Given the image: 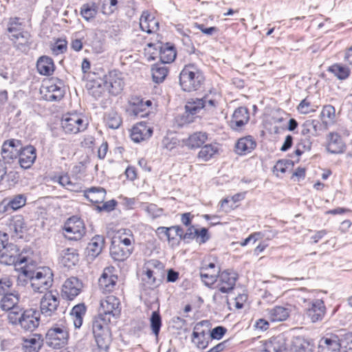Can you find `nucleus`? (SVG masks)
<instances>
[{"instance_id": "1", "label": "nucleus", "mask_w": 352, "mask_h": 352, "mask_svg": "<svg viewBox=\"0 0 352 352\" xmlns=\"http://www.w3.org/2000/svg\"><path fill=\"white\" fill-rule=\"evenodd\" d=\"M202 72L195 65H185L179 74V84L185 91L199 89L204 81Z\"/></svg>"}, {"instance_id": "2", "label": "nucleus", "mask_w": 352, "mask_h": 352, "mask_svg": "<svg viewBox=\"0 0 352 352\" xmlns=\"http://www.w3.org/2000/svg\"><path fill=\"white\" fill-rule=\"evenodd\" d=\"M8 320L13 324H19L26 331H33L39 325L40 312L36 309H30L21 311L8 313Z\"/></svg>"}, {"instance_id": "3", "label": "nucleus", "mask_w": 352, "mask_h": 352, "mask_svg": "<svg viewBox=\"0 0 352 352\" xmlns=\"http://www.w3.org/2000/svg\"><path fill=\"white\" fill-rule=\"evenodd\" d=\"M69 334L67 328L63 324H55L45 334V344L54 349H60L67 344Z\"/></svg>"}, {"instance_id": "4", "label": "nucleus", "mask_w": 352, "mask_h": 352, "mask_svg": "<svg viewBox=\"0 0 352 352\" xmlns=\"http://www.w3.org/2000/svg\"><path fill=\"white\" fill-rule=\"evenodd\" d=\"M61 127L66 134H77L87 129V119L80 113H67L61 119Z\"/></svg>"}, {"instance_id": "5", "label": "nucleus", "mask_w": 352, "mask_h": 352, "mask_svg": "<svg viewBox=\"0 0 352 352\" xmlns=\"http://www.w3.org/2000/svg\"><path fill=\"white\" fill-rule=\"evenodd\" d=\"M110 318H106L98 314L93 321L92 331L98 348L104 349L109 344L108 323Z\"/></svg>"}, {"instance_id": "6", "label": "nucleus", "mask_w": 352, "mask_h": 352, "mask_svg": "<svg viewBox=\"0 0 352 352\" xmlns=\"http://www.w3.org/2000/svg\"><path fill=\"white\" fill-rule=\"evenodd\" d=\"M52 273L49 268L31 270L30 286L34 292L45 293L52 285Z\"/></svg>"}, {"instance_id": "7", "label": "nucleus", "mask_w": 352, "mask_h": 352, "mask_svg": "<svg viewBox=\"0 0 352 352\" xmlns=\"http://www.w3.org/2000/svg\"><path fill=\"white\" fill-rule=\"evenodd\" d=\"M65 236L69 240H80L85 234L83 221L78 217L73 216L67 219L64 225Z\"/></svg>"}, {"instance_id": "8", "label": "nucleus", "mask_w": 352, "mask_h": 352, "mask_svg": "<svg viewBox=\"0 0 352 352\" xmlns=\"http://www.w3.org/2000/svg\"><path fill=\"white\" fill-rule=\"evenodd\" d=\"M121 313L120 302L114 296H108L101 300L99 308V315L108 318H118Z\"/></svg>"}, {"instance_id": "9", "label": "nucleus", "mask_w": 352, "mask_h": 352, "mask_svg": "<svg viewBox=\"0 0 352 352\" xmlns=\"http://www.w3.org/2000/svg\"><path fill=\"white\" fill-rule=\"evenodd\" d=\"M59 305L58 294L52 292H45L40 302L41 312L45 317L52 316Z\"/></svg>"}, {"instance_id": "10", "label": "nucleus", "mask_w": 352, "mask_h": 352, "mask_svg": "<svg viewBox=\"0 0 352 352\" xmlns=\"http://www.w3.org/2000/svg\"><path fill=\"white\" fill-rule=\"evenodd\" d=\"M217 102L212 98L205 96L203 98L192 100L186 104V112L191 115L197 113L201 109H204L206 111H213L216 107Z\"/></svg>"}, {"instance_id": "11", "label": "nucleus", "mask_w": 352, "mask_h": 352, "mask_svg": "<svg viewBox=\"0 0 352 352\" xmlns=\"http://www.w3.org/2000/svg\"><path fill=\"white\" fill-rule=\"evenodd\" d=\"M114 271L113 267H107L99 278V288L103 293L111 292L115 289L118 276L114 274Z\"/></svg>"}, {"instance_id": "12", "label": "nucleus", "mask_w": 352, "mask_h": 352, "mask_svg": "<svg viewBox=\"0 0 352 352\" xmlns=\"http://www.w3.org/2000/svg\"><path fill=\"white\" fill-rule=\"evenodd\" d=\"M19 256L20 250L18 247L13 243H8L1 252L0 263L6 265L23 263L24 258H20Z\"/></svg>"}, {"instance_id": "13", "label": "nucleus", "mask_w": 352, "mask_h": 352, "mask_svg": "<svg viewBox=\"0 0 352 352\" xmlns=\"http://www.w3.org/2000/svg\"><path fill=\"white\" fill-rule=\"evenodd\" d=\"M106 80L104 82V87L102 88L100 85H98V87L102 90L100 91L101 93L106 88L109 90V93L112 95H118L120 94L124 87V82L121 77H120L116 72H109L108 76H106Z\"/></svg>"}, {"instance_id": "14", "label": "nucleus", "mask_w": 352, "mask_h": 352, "mask_svg": "<svg viewBox=\"0 0 352 352\" xmlns=\"http://www.w3.org/2000/svg\"><path fill=\"white\" fill-rule=\"evenodd\" d=\"M237 280V274L233 272L223 271L218 276L217 287L222 293L232 291Z\"/></svg>"}, {"instance_id": "15", "label": "nucleus", "mask_w": 352, "mask_h": 352, "mask_svg": "<svg viewBox=\"0 0 352 352\" xmlns=\"http://www.w3.org/2000/svg\"><path fill=\"white\" fill-rule=\"evenodd\" d=\"M80 289L81 283L77 278L71 277L65 281L62 287V295L72 300L79 294Z\"/></svg>"}, {"instance_id": "16", "label": "nucleus", "mask_w": 352, "mask_h": 352, "mask_svg": "<svg viewBox=\"0 0 352 352\" xmlns=\"http://www.w3.org/2000/svg\"><path fill=\"white\" fill-rule=\"evenodd\" d=\"M153 132L152 127L147 126L145 122H140L133 127L131 138L133 142H140L149 139Z\"/></svg>"}, {"instance_id": "17", "label": "nucleus", "mask_w": 352, "mask_h": 352, "mask_svg": "<svg viewBox=\"0 0 352 352\" xmlns=\"http://www.w3.org/2000/svg\"><path fill=\"white\" fill-rule=\"evenodd\" d=\"M325 311L324 302L320 299H316L310 303L309 307L307 309V315L312 322H316L322 320Z\"/></svg>"}, {"instance_id": "18", "label": "nucleus", "mask_w": 352, "mask_h": 352, "mask_svg": "<svg viewBox=\"0 0 352 352\" xmlns=\"http://www.w3.org/2000/svg\"><path fill=\"white\" fill-rule=\"evenodd\" d=\"M286 349V338L284 334H279L265 343L262 352H283Z\"/></svg>"}, {"instance_id": "19", "label": "nucleus", "mask_w": 352, "mask_h": 352, "mask_svg": "<svg viewBox=\"0 0 352 352\" xmlns=\"http://www.w3.org/2000/svg\"><path fill=\"white\" fill-rule=\"evenodd\" d=\"M340 342L337 336L322 338L318 344V352H340Z\"/></svg>"}, {"instance_id": "20", "label": "nucleus", "mask_w": 352, "mask_h": 352, "mask_svg": "<svg viewBox=\"0 0 352 352\" xmlns=\"http://www.w3.org/2000/svg\"><path fill=\"white\" fill-rule=\"evenodd\" d=\"M64 93L63 88L55 84L42 86L41 89L42 98L47 101H59L64 96Z\"/></svg>"}, {"instance_id": "21", "label": "nucleus", "mask_w": 352, "mask_h": 352, "mask_svg": "<svg viewBox=\"0 0 352 352\" xmlns=\"http://www.w3.org/2000/svg\"><path fill=\"white\" fill-rule=\"evenodd\" d=\"M19 302V295L18 293H10L3 296L1 299V307L3 310L8 311L9 313L21 311V309L18 305Z\"/></svg>"}, {"instance_id": "22", "label": "nucleus", "mask_w": 352, "mask_h": 352, "mask_svg": "<svg viewBox=\"0 0 352 352\" xmlns=\"http://www.w3.org/2000/svg\"><path fill=\"white\" fill-rule=\"evenodd\" d=\"M36 158V149L33 146H27L19 153V163L23 168H29Z\"/></svg>"}, {"instance_id": "23", "label": "nucleus", "mask_w": 352, "mask_h": 352, "mask_svg": "<svg viewBox=\"0 0 352 352\" xmlns=\"http://www.w3.org/2000/svg\"><path fill=\"white\" fill-rule=\"evenodd\" d=\"M249 120V113L247 108L239 107L233 113L230 120V126L234 130H239L245 125Z\"/></svg>"}, {"instance_id": "24", "label": "nucleus", "mask_w": 352, "mask_h": 352, "mask_svg": "<svg viewBox=\"0 0 352 352\" xmlns=\"http://www.w3.org/2000/svg\"><path fill=\"white\" fill-rule=\"evenodd\" d=\"M158 22L148 11L142 12L140 19V26L142 31L148 34L153 33L158 30Z\"/></svg>"}, {"instance_id": "25", "label": "nucleus", "mask_w": 352, "mask_h": 352, "mask_svg": "<svg viewBox=\"0 0 352 352\" xmlns=\"http://www.w3.org/2000/svg\"><path fill=\"white\" fill-rule=\"evenodd\" d=\"M19 141L15 140H9L3 144L1 148L2 157L8 162L19 156V153L16 146V144H19Z\"/></svg>"}, {"instance_id": "26", "label": "nucleus", "mask_w": 352, "mask_h": 352, "mask_svg": "<svg viewBox=\"0 0 352 352\" xmlns=\"http://www.w3.org/2000/svg\"><path fill=\"white\" fill-rule=\"evenodd\" d=\"M25 24L19 17H10L6 24V32L9 38H12L25 31Z\"/></svg>"}, {"instance_id": "27", "label": "nucleus", "mask_w": 352, "mask_h": 352, "mask_svg": "<svg viewBox=\"0 0 352 352\" xmlns=\"http://www.w3.org/2000/svg\"><path fill=\"white\" fill-rule=\"evenodd\" d=\"M78 261V254L73 248L63 250L60 254L59 262L65 267L70 268L74 266Z\"/></svg>"}, {"instance_id": "28", "label": "nucleus", "mask_w": 352, "mask_h": 352, "mask_svg": "<svg viewBox=\"0 0 352 352\" xmlns=\"http://www.w3.org/2000/svg\"><path fill=\"white\" fill-rule=\"evenodd\" d=\"M84 196L93 204L102 203L105 199L106 190L102 187H91L84 190Z\"/></svg>"}, {"instance_id": "29", "label": "nucleus", "mask_w": 352, "mask_h": 352, "mask_svg": "<svg viewBox=\"0 0 352 352\" xmlns=\"http://www.w3.org/2000/svg\"><path fill=\"white\" fill-rule=\"evenodd\" d=\"M256 146V143L252 137L248 135L238 140L235 146L236 152L239 155H245L254 150Z\"/></svg>"}, {"instance_id": "30", "label": "nucleus", "mask_w": 352, "mask_h": 352, "mask_svg": "<svg viewBox=\"0 0 352 352\" xmlns=\"http://www.w3.org/2000/svg\"><path fill=\"white\" fill-rule=\"evenodd\" d=\"M267 317L272 322H282L289 317L290 311L282 306H276L267 309Z\"/></svg>"}, {"instance_id": "31", "label": "nucleus", "mask_w": 352, "mask_h": 352, "mask_svg": "<svg viewBox=\"0 0 352 352\" xmlns=\"http://www.w3.org/2000/svg\"><path fill=\"white\" fill-rule=\"evenodd\" d=\"M208 139V135L204 132H195L184 140V144L189 148H197L203 145Z\"/></svg>"}, {"instance_id": "32", "label": "nucleus", "mask_w": 352, "mask_h": 352, "mask_svg": "<svg viewBox=\"0 0 352 352\" xmlns=\"http://www.w3.org/2000/svg\"><path fill=\"white\" fill-rule=\"evenodd\" d=\"M345 148L344 144L340 135L336 133L329 134V141L327 146V151L333 154L341 153Z\"/></svg>"}, {"instance_id": "33", "label": "nucleus", "mask_w": 352, "mask_h": 352, "mask_svg": "<svg viewBox=\"0 0 352 352\" xmlns=\"http://www.w3.org/2000/svg\"><path fill=\"white\" fill-rule=\"evenodd\" d=\"M36 68L40 74L50 76L54 70V61L48 56H41L37 60Z\"/></svg>"}, {"instance_id": "34", "label": "nucleus", "mask_w": 352, "mask_h": 352, "mask_svg": "<svg viewBox=\"0 0 352 352\" xmlns=\"http://www.w3.org/2000/svg\"><path fill=\"white\" fill-rule=\"evenodd\" d=\"M104 244V239L103 236L96 235L93 237L87 248L88 255L93 258L98 256L102 252Z\"/></svg>"}, {"instance_id": "35", "label": "nucleus", "mask_w": 352, "mask_h": 352, "mask_svg": "<svg viewBox=\"0 0 352 352\" xmlns=\"http://www.w3.org/2000/svg\"><path fill=\"white\" fill-rule=\"evenodd\" d=\"M14 44L16 50L25 52L29 47L30 42V34L25 30L22 33L16 35L10 39Z\"/></svg>"}, {"instance_id": "36", "label": "nucleus", "mask_w": 352, "mask_h": 352, "mask_svg": "<svg viewBox=\"0 0 352 352\" xmlns=\"http://www.w3.org/2000/svg\"><path fill=\"white\" fill-rule=\"evenodd\" d=\"M132 252L128 249H124L120 245L116 244L113 241L110 248V254L112 258L117 261H123L126 260Z\"/></svg>"}, {"instance_id": "37", "label": "nucleus", "mask_w": 352, "mask_h": 352, "mask_svg": "<svg viewBox=\"0 0 352 352\" xmlns=\"http://www.w3.org/2000/svg\"><path fill=\"white\" fill-rule=\"evenodd\" d=\"M85 313L86 307L84 304L76 305L72 308L70 312V316L75 328H80L82 326Z\"/></svg>"}, {"instance_id": "38", "label": "nucleus", "mask_w": 352, "mask_h": 352, "mask_svg": "<svg viewBox=\"0 0 352 352\" xmlns=\"http://www.w3.org/2000/svg\"><path fill=\"white\" fill-rule=\"evenodd\" d=\"M43 340L40 335H34V337L24 340L23 344V352H38L42 346Z\"/></svg>"}, {"instance_id": "39", "label": "nucleus", "mask_w": 352, "mask_h": 352, "mask_svg": "<svg viewBox=\"0 0 352 352\" xmlns=\"http://www.w3.org/2000/svg\"><path fill=\"white\" fill-rule=\"evenodd\" d=\"M219 148L216 144H208L201 147L197 157L203 162H207L217 153Z\"/></svg>"}, {"instance_id": "40", "label": "nucleus", "mask_w": 352, "mask_h": 352, "mask_svg": "<svg viewBox=\"0 0 352 352\" xmlns=\"http://www.w3.org/2000/svg\"><path fill=\"white\" fill-rule=\"evenodd\" d=\"M9 230L14 233L16 236L23 232L25 228L24 219L21 215H16L12 217L8 224Z\"/></svg>"}, {"instance_id": "41", "label": "nucleus", "mask_w": 352, "mask_h": 352, "mask_svg": "<svg viewBox=\"0 0 352 352\" xmlns=\"http://www.w3.org/2000/svg\"><path fill=\"white\" fill-rule=\"evenodd\" d=\"M322 123L325 125L333 124L336 122V109L331 104L323 107L320 113Z\"/></svg>"}, {"instance_id": "42", "label": "nucleus", "mask_w": 352, "mask_h": 352, "mask_svg": "<svg viewBox=\"0 0 352 352\" xmlns=\"http://www.w3.org/2000/svg\"><path fill=\"white\" fill-rule=\"evenodd\" d=\"M120 235L118 236V245L128 249L131 252L133 250L132 242L134 241L131 232L129 230L124 229L120 230Z\"/></svg>"}, {"instance_id": "43", "label": "nucleus", "mask_w": 352, "mask_h": 352, "mask_svg": "<svg viewBox=\"0 0 352 352\" xmlns=\"http://www.w3.org/2000/svg\"><path fill=\"white\" fill-rule=\"evenodd\" d=\"M153 80L156 83L164 81L168 74V69L164 64H155L151 68Z\"/></svg>"}, {"instance_id": "44", "label": "nucleus", "mask_w": 352, "mask_h": 352, "mask_svg": "<svg viewBox=\"0 0 352 352\" xmlns=\"http://www.w3.org/2000/svg\"><path fill=\"white\" fill-rule=\"evenodd\" d=\"M294 352H312V345L308 340L302 337H296L293 340Z\"/></svg>"}, {"instance_id": "45", "label": "nucleus", "mask_w": 352, "mask_h": 352, "mask_svg": "<svg viewBox=\"0 0 352 352\" xmlns=\"http://www.w3.org/2000/svg\"><path fill=\"white\" fill-rule=\"evenodd\" d=\"M104 120L107 126L112 129H118L122 122L120 116L113 111L107 113Z\"/></svg>"}, {"instance_id": "46", "label": "nucleus", "mask_w": 352, "mask_h": 352, "mask_svg": "<svg viewBox=\"0 0 352 352\" xmlns=\"http://www.w3.org/2000/svg\"><path fill=\"white\" fill-rule=\"evenodd\" d=\"M176 57V52L173 46L163 47L160 50V59L162 64L172 63Z\"/></svg>"}, {"instance_id": "47", "label": "nucleus", "mask_w": 352, "mask_h": 352, "mask_svg": "<svg viewBox=\"0 0 352 352\" xmlns=\"http://www.w3.org/2000/svg\"><path fill=\"white\" fill-rule=\"evenodd\" d=\"M144 269L145 273L142 278V281H144L150 289L157 287L160 284V280L157 281L156 278L157 272L150 268Z\"/></svg>"}, {"instance_id": "48", "label": "nucleus", "mask_w": 352, "mask_h": 352, "mask_svg": "<svg viewBox=\"0 0 352 352\" xmlns=\"http://www.w3.org/2000/svg\"><path fill=\"white\" fill-rule=\"evenodd\" d=\"M329 72L332 73L336 77L340 80H344L348 78L350 72L348 68L341 65L334 64L329 67Z\"/></svg>"}, {"instance_id": "49", "label": "nucleus", "mask_w": 352, "mask_h": 352, "mask_svg": "<svg viewBox=\"0 0 352 352\" xmlns=\"http://www.w3.org/2000/svg\"><path fill=\"white\" fill-rule=\"evenodd\" d=\"M150 325L152 332L157 337L162 327V318L159 311H153L150 318Z\"/></svg>"}, {"instance_id": "50", "label": "nucleus", "mask_w": 352, "mask_h": 352, "mask_svg": "<svg viewBox=\"0 0 352 352\" xmlns=\"http://www.w3.org/2000/svg\"><path fill=\"white\" fill-rule=\"evenodd\" d=\"M319 125V122L315 120H306L303 124L302 125V134L305 135L308 134H311L312 135H315L318 131V127Z\"/></svg>"}, {"instance_id": "51", "label": "nucleus", "mask_w": 352, "mask_h": 352, "mask_svg": "<svg viewBox=\"0 0 352 352\" xmlns=\"http://www.w3.org/2000/svg\"><path fill=\"white\" fill-rule=\"evenodd\" d=\"M12 211L16 210L25 205L26 197L23 195H16L12 198L7 199Z\"/></svg>"}, {"instance_id": "52", "label": "nucleus", "mask_w": 352, "mask_h": 352, "mask_svg": "<svg viewBox=\"0 0 352 352\" xmlns=\"http://www.w3.org/2000/svg\"><path fill=\"white\" fill-rule=\"evenodd\" d=\"M200 277L201 280L207 286L214 284L217 280L215 273H210L208 267H201L200 271Z\"/></svg>"}, {"instance_id": "53", "label": "nucleus", "mask_w": 352, "mask_h": 352, "mask_svg": "<svg viewBox=\"0 0 352 352\" xmlns=\"http://www.w3.org/2000/svg\"><path fill=\"white\" fill-rule=\"evenodd\" d=\"M293 162L289 160H278L273 168V172L276 176H278V173H285L287 169L292 168Z\"/></svg>"}, {"instance_id": "54", "label": "nucleus", "mask_w": 352, "mask_h": 352, "mask_svg": "<svg viewBox=\"0 0 352 352\" xmlns=\"http://www.w3.org/2000/svg\"><path fill=\"white\" fill-rule=\"evenodd\" d=\"M58 183L71 191H78V184L73 182L68 175L65 174L58 177Z\"/></svg>"}, {"instance_id": "55", "label": "nucleus", "mask_w": 352, "mask_h": 352, "mask_svg": "<svg viewBox=\"0 0 352 352\" xmlns=\"http://www.w3.org/2000/svg\"><path fill=\"white\" fill-rule=\"evenodd\" d=\"M192 341L198 348L201 349H205L208 345V342L205 340V332L204 331L201 333L194 331Z\"/></svg>"}, {"instance_id": "56", "label": "nucleus", "mask_w": 352, "mask_h": 352, "mask_svg": "<svg viewBox=\"0 0 352 352\" xmlns=\"http://www.w3.org/2000/svg\"><path fill=\"white\" fill-rule=\"evenodd\" d=\"M97 13V11L94 5L84 4L81 7L80 14L81 16L86 20L89 21L93 19Z\"/></svg>"}, {"instance_id": "57", "label": "nucleus", "mask_w": 352, "mask_h": 352, "mask_svg": "<svg viewBox=\"0 0 352 352\" xmlns=\"http://www.w3.org/2000/svg\"><path fill=\"white\" fill-rule=\"evenodd\" d=\"M142 209L153 219L161 216L162 214V209L153 204H146Z\"/></svg>"}, {"instance_id": "58", "label": "nucleus", "mask_w": 352, "mask_h": 352, "mask_svg": "<svg viewBox=\"0 0 352 352\" xmlns=\"http://www.w3.org/2000/svg\"><path fill=\"white\" fill-rule=\"evenodd\" d=\"M12 286V281L9 277H3L0 279V295L4 296L10 294Z\"/></svg>"}, {"instance_id": "59", "label": "nucleus", "mask_w": 352, "mask_h": 352, "mask_svg": "<svg viewBox=\"0 0 352 352\" xmlns=\"http://www.w3.org/2000/svg\"><path fill=\"white\" fill-rule=\"evenodd\" d=\"M31 270H28L26 268H23L21 274L17 278V285L24 286L28 281L30 282Z\"/></svg>"}, {"instance_id": "60", "label": "nucleus", "mask_w": 352, "mask_h": 352, "mask_svg": "<svg viewBox=\"0 0 352 352\" xmlns=\"http://www.w3.org/2000/svg\"><path fill=\"white\" fill-rule=\"evenodd\" d=\"M177 144L178 140L175 138H170L166 136L162 140V145L164 148L170 151L174 149L177 146Z\"/></svg>"}, {"instance_id": "61", "label": "nucleus", "mask_w": 352, "mask_h": 352, "mask_svg": "<svg viewBox=\"0 0 352 352\" xmlns=\"http://www.w3.org/2000/svg\"><path fill=\"white\" fill-rule=\"evenodd\" d=\"M298 111L302 114H307L310 112L314 111L311 109V104L307 98L302 100L297 107Z\"/></svg>"}, {"instance_id": "62", "label": "nucleus", "mask_w": 352, "mask_h": 352, "mask_svg": "<svg viewBox=\"0 0 352 352\" xmlns=\"http://www.w3.org/2000/svg\"><path fill=\"white\" fill-rule=\"evenodd\" d=\"M226 329L222 326L214 327L210 331V337L212 339L220 340L226 333Z\"/></svg>"}, {"instance_id": "63", "label": "nucleus", "mask_w": 352, "mask_h": 352, "mask_svg": "<svg viewBox=\"0 0 352 352\" xmlns=\"http://www.w3.org/2000/svg\"><path fill=\"white\" fill-rule=\"evenodd\" d=\"M67 50V42L65 40H58L52 48L54 54H58L65 52Z\"/></svg>"}, {"instance_id": "64", "label": "nucleus", "mask_w": 352, "mask_h": 352, "mask_svg": "<svg viewBox=\"0 0 352 352\" xmlns=\"http://www.w3.org/2000/svg\"><path fill=\"white\" fill-rule=\"evenodd\" d=\"M170 232L171 227H159L156 230L157 234H158L159 236H164L168 239V241H170L171 240L174 239V236H172Z\"/></svg>"}]
</instances>
